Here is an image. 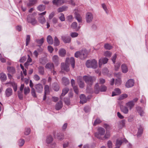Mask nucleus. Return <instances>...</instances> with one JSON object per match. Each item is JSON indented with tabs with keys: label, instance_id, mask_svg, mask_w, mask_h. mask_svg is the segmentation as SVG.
<instances>
[{
	"label": "nucleus",
	"instance_id": "nucleus-1",
	"mask_svg": "<svg viewBox=\"0 0 148 148\" xmlns=\"http://www.w3.org/2000/svg\"><path fill=\"white\" fill-rule=\"evenodd\" d=\"M83 78L87 85L90 86L92 84L96 79L94 77L86 75L84 76Z\"/></svg>",
	"mask_w": 148,
	"mask_h": 148
},
{
	"label": "nucleus",
	"instance_id": "nucleus-2",
	"mask_svg": "<svg viewBox=\"0 0 148 148\" xmlns=\"http://www.w3.org/2000/svg\"><path fill=\"white\" fill-rule=\"evenodd\" d=\"M105 133V129L102 127H99L98 128L97 132L95 133V136L97 138L103 140V138Z\"/></svg>",
	"mask_w": 148,
	"mask_h": 148
},
{
	"label": "nucleus",
	"instance_id": "nucleus-3",
	"mask_svg": "<svg viewBox=\"0 0 148 148\" xmlns=\"http://www.w3.org/2000/svg\"><path fill=\"white\" fill-rule=\"evenodd\" d=\"M86 66L88 68H92L95 69L97 66V62L95 59L91 60H88L86 62Z\"/></svg>",
	"mask_w": 148,
	"mask_h": 148
},
{
	"label": "nucleus",
	"instance_id": "nucleus-4",
	"mask_svg": "<svg viewBox=\"0 0 148 148\" xmlns=\"http://www.w3.org/2000/svg\"><path fill=\"white\" fill-rule=\"evenodd\" d=\"M68 60H69V58H67L66 59L65 63H61V69L62 70H64L66 72L69 71V64L67 62Z\"/></svg>",
	"mask_w": 148,
	"mask_h": 148
},
{
	"label": "nucleus",
	"instance_id": "nucleus-5",
	"mask_svg": "<svg viewBox=\"0 0 148 148\" xmlns=\"http://www.w3.org/2000/svg\"><path fill=\"white\" fill-rule=\"evenodd\" d=\"M5 85H7V87L12 86L13 88L14 91L15 92L17 90V84L14 82L10 81L6 83Z\"/></svg>",
	"mask_w": 148,
	"mask_h": 148
},
{
	"label": "nucleus",
	"instance_id": "nucleus-6",
	"mask_svg": "<svg viewBox=\"0 0 148 148\" xmlns=\"http://www.w3.org/2000/svg\"><path fill=\"white\" fill-rule=\"evenodd\" d=\"M27 21L28 23H31L33 25H34L37 23V21L36 19L32 17L31 15H29L27 16Z\"/></svg>",
	"mask_w": 148,
	"mask_h": 148
},
{
	"label": "nucleus",
	"instance_id": "nucleus-7",
	"mask_svg": "<svg viewBox=\"0 0 148 148\" xmlns=\"http://www.w3.org/2000/svg\"><path fill=\"white\" fill-rule=\"evenodd\" d=\"M66 2L65 0H53L52 1L53 4L57 6L61 5Z\"/></svg>",
	"mask_w": 148,
	"mask_h": 148
},
{
	"label": "nucleus",
	"instance_id": "nucleus-8",
	"mask_svg": "<svg viewBox=\"0 0 148 148\" xmlns=\"http://www.w3.org/2000/svg\"><path fill=\"white\" fill-rule=\"evenodd\" d=\"M82 77L81 76H79L77 77V82L79 86V87L81 88H83L84 86V84L83 82L82 81Z\"/></svg>",
	"mask_w": 148,
	"mask_h": 148
},
{
	"label": "nucleus",
	"instance_id": "nucleus-9",
	"mask_svg": "<svg viewBox=\"0 0 148 148\" xmlns=\"http://www.w3.org/2000/svg\"><path fill=\"white\" fill-rule=\"evenodd\" d=\"M35 88L37 92L41 93L42 92L43 90L42 85L41 84H38L35 86Z\"/></svg>",
	"mask_w": 148,
	"mask_h": 148
},
{
	"label": "nucleus",
	"instance_id": "nucleus-10",
	"mask_svg": "<svg viewBox=\"0 0 148 148\" xmlns=\"http://www.w3.org/2000/svg\"><path fill=\"white\" fill-rule=\"evenodd\" d=\"M108 60V59L106 58H102L100 59L99 60V67H101L102 64H106Z\"/></svg>",
	"mask_w": 148,
	"mask_h": 148
},
{
	"label": "nucleus",
	"instance_id": "nucleus-11",
	"mask_svg": "<svg viewBox=\"0 0 148 148\" xmlns=\"http://www.w3.org/2000/svg\"><path fill=\"white\" fill-rule=\"evenodd\" d=\"M13 93L12 89L10 87L7 88L5 91V95L6 97H9L11 96Z\"/></svg>",
	"mask_w": 148,
	"mask_h": 148
},
{
	"label": "nucleus",
	"instance_id": "nucleus-12",
	"mask_svg": "<svg viewBox=\"0 0 148 148\" xmlns=\"http://www.w3.org/2000/svg\"><path fill=\"white\" fill-rule=\"evenodd\" d=\"M125 105L128 108L129 110H131L134 107L135 103L133 101H131L126 103Z\"/></svg>",
	"mask_w": 148,
	"mask_h": 148
},
{
	"label": "nucleus",
	"instance_id": "nucleus-13",
	"mask_svg": "<svg viewBox=\"0 0 148 148\" xmlns=\"http://www.w3.org/2000/svg\"><path fill=\"white\" fill-rule=\"evenodd\" d=\"M93 18V15L92 13L88 12L86 15V19L87 23H90L91 22Z\"/></svg>",
	"mask_w": 148,
	"mask_h": 148
},
{
	"label": "nucleus",
	"instance_id": "nucleus-14",
	"mask_svg": "<svg viewBox=\"0 0 148 148\" xmlns=\"http://www.w3.org/2000/svg\"><path fill=\"white\" fill-rule=\"evenodd\" d=\"M120 110L121 111L125 114H127L129 112V109L126 106H120Z\"/></svg>",
	"mask_w": 148,
	"mask_h": 148
},
{
	"label": "nucleus",
	"instance_id": "nucleus-15",
	"mask_svg": "<svg viewBox=\"0 0 148 148\" xmlns=\"http://www.w3.org/2000/svg\"><path fill=\"white\" fill-rule=\"evenodd\" d=\"M61 39L65 43H69L71 41V38L69 36H62Z\"/></svg>",
	"mask_w": 148,
	"mask_h": 148
},
{
	"label": "nucleus",
	"instance_id": "nucleus-16",
	"mask_svg": "<svg viewBox=\"0 0 148 148\" xmlns=\"http://www.w3.org/2000/svg\"><path fill=\"white\" fill-rule=\"evenodd\" d=\"M134 84V80L132 79H130L128 80L126 83L125 86L127 88H130L132 87Z\"/></svg>",
	"mask_w": 148,
	"mask_h": 148
},
{
	"label": "nucleus",
	"instance_id": "nucleus-17",
	"mask_svg": "<svg viewBox=\"0 0 148 148\" xmlns=\"http://www.w3.org/2000/svg\"><path fill=\"white\" fill-rule=\"evenodd\" d=\"M127 142V140L125 138L123 139L122 140H116V147L119 148L123 142H125L126 143Z\"/></svg>",
	"mask_w": 148,
	"mask_h": 148
},
{
	"label": "nucleus",
	"instance_id": "nucleus-18",
	"mask_svg": "<svg viewBox=\"0 0 148 148\" xmlns=\"http://www.w3.org/2000/svg\"><path fill=\"white\" fill-rule=\"evenodd\" d=\"M75 18L79 23H82V16L76 12H75Z\"/></svg>",
	"mask_w": 148,
	"mask_h": 148
},
{
	"label": "nucleus",
	"instance_id": "nucleus-19",
	"mask_svg": "<svg viewBox=\"0 0 148 148\" xmlns=\"http://www.w3.org/2000/svg\"><path fill=\"white\" fill-rule=\"evenodd\" d=\"M121 93V90L119 88H116L114 91L112 92V96L113 97L114 96L119 95Z\"/></svg>",
	"mask_w": 148,
	"mask_h": 148
},
{
	"label": "nucleus",
	"instance_id": "nucleus-20",
	"mask_svg": "<svg viewBox=\"0 0 148 148\" xmlns=\"http://www.w3.org/2000/svg\"><path fill=\"white\" fill-rule=\"evenodd\" d=\"M80 103L83 104L86 102L87 100L84 95L81 94L80 96Z\"/></svg>",
	"mask_w": 148,
	"mask_h": 148
},
{
	"label": "nucleus",
	"instance_id": "nucleus-21",
	"mask_svg": "<svg viewBox=\"0 0 148 148\" xmlns=\"http://www.w3.org/2000/svg\"><path fill=\"white\" fill-rule=\"evenodd\" d=\"M53 62L57 66L59 64V58L58 56L56 55L54 56L52 58Z\"/></svg>",
	"mask_w": 148,
	"mask_h": 148
},
{
	"label": "nucleus",
	"instance_id": "nucleus-22",
	"mask_svg": "<svg viewBox=\"0 0 148 148\" xmlns=\"http://www.w3.org/2000/svg\"><path fill=\"white\" fill-rule=\"evenodd\" d=\"M143 127L141 125H140L138 128V132L137 134L138 137H140L143 132Z\"/></svg>",
	"mask_w": 148,
	"mask_h": 148
},
{
	"label": "nucleus",
	"instance_id": "nucleus-23",
	"mask_svg": "<svg viewBox=\"0 0 148 148\" xmlns=\"http://www.w3.org/2000/svg\"><path fill=\"white\" fill-rule=\"evenodd\" d=\"M45 68L47 69H49L51 70L52 69H54V66L53 64L51 62L47 63L45 66Z\"/></svg>",
	"mask_w": 148,
	"mask_h": 148
},
{
	"label": "nucleus",
	"instance_id": "nucleus-24",
	"mask_svg": "<svg viewBox=\"0 0 148 148\" xmlns=\"http://www.w3.org/2000/svg\"><path fill=\"white\" fill-rule=\"evenodd\" d=\"M69 90V89L67 88H65L63 89L62 93L60 97V99H62V96H64L67 93Z\"/></svg>",
	"mask_w": 148,
	"mask_h": 148
},
{
	"label": "nucleus",
	"instance_id": "nucleus-25",
	"mask_svg": "<svg viewBox=\"0 0 148 148\" xmlns=\"http://www.w3.org/2000/svg\"><path fill=\"white\" fill-rule=\"evenodd\" d=\"M62 106V102L61 101H59L56 106V109L57 110H59L60 109Z\"/></svg>",
	"mask_w": 148,
	"mask_h": 148
},
{
	"label": "nucleus",
	"instance_id": "nucleus-26",
	"mask_svg": "<svg viewBox=\"0 0 148 148\" xmlns=\"http://www.w3.org/2000/svg\"><path fill=\"white\" fill-rule=\"evenodd\" d=\"M136 109L140 116H143L144 112L143 109L140 107L137 106L136 107Z\"/></svg>",
	"mask_w": 148,
	"mask_h": 148
},
{
	"label": "nucleus",
	"instance_id": "nucleus-27",
	"mask_svg": "<svg viewBox=\"0 0 148 148\" xmlns=\"http://www.w3.org/2000/svg\"><path fill=\"white\" fill-rule=\"evenodd\" d=\"M35 42L38 45V46L40 47L44 42V38H42L40 39H36L35 40Z\"/></svg>",
	"mask_w": 148,
	"mask_h": 148
},
{
	"label": "nucleus",
	"instance_id": "nucleus-28",
	"mask_svg": "<svg viewBox=\"0 0 148 148\" xmlns=\"http://www.w3.org/2000/svg\"><path fill=\"white\" fill-rule=\"evenodd\" d=\"M37 9L39 11L42 12L45 10V6L43 4L39 5L37 8Z\"/></svg>",
	"mask_w": 148,
	"mask_h": 148
},
{
	"label": "nucleus",
	"instance_id": "nucleus-29",
	"mask_svg": "<svg viewBox=\"0 0 148 148\" xmlns=\"http://www.w3.org/2000/svg\"><path fill=\"white\" fill-rule=\"evenodd\" d=\"M7 69L8 71L12 74H14L15 71V69L13 67L8 66L7 68Z\"/></svg>",
	"mask_w": 148,
	"mask_h": 148
},
{
	"label": "nucleus",
	"instance_id": "nucleus-30",
	"mask_svg": "<svg viewBox=\"0 0 148 148\" xmlns=\"http://www.w3.org/2000/svg\"><path fill=\"white\" fill-rule=\"evenodd\" d=\"M38 71L39 73L41 75H43L45 73L44 68L42 66H39L38 68Z\"/></svg>",
	"mask_w": 148,
	"mask_h": 148
},
{
	"label": "nucleus",
	"instance_id": "nucleus-31",
	"mask_svg": "<svg viewBox=\"0 0 148 148\" xmlns=\"http://www.w3.org/2000/svg\"><path fill=\"white\" fill-rule=\"evenodd\" d=\"M122 71L123 73H125L128 71L127 67V66L125 64H123L121 66Z\"/></svg>",
	"mask_w": 148,
	"mask_h": 148
},
{
	"label": "nucleus",
	"instance_id": "nucleus-32",
	"mask_svg": "<svg viewBox=\"0 0 148 148\" xmlns=\"http://www.w3.org/2000/svg\"><path fill=\"white\" fill-rule=\"evenodd\" d=\"M47 41L49 44L52 45L53 43V40L52 37L50 35H49L47 38Z\"/></svg>",
	"mask_w": 148,
	"mask_h": 148
},
{
	"label": "nucleus",
	"instance_id": "nucleus-33",
	"mask_svg": "<svg viewBox=\"0 0 148 148\" xmlns=\"http://www.w3.org/2000/svg\"><path fill=\"white\" fill-rule=\"evenodd\" d=\"M63 83L65 85H66L69 83V81L67 78L64 77L62 79Z\"/></svg>",
	"mask_w": 148,
	"mask_h": 148
},
{
	"label": "nucleus",
	"instance_id": "nucleus-34",
	"mask_svg": "<svg viewBox=\"0 0 148 148\" xmlns=\"http://www.w3.org/2000/svg\"><path fill=\"white\" fill-rule=\"evenodd\" d=\"M39 22L42 24H44L46 22V20L44 17L43 16H40L38 17Z\"/></svg>",
	"mask_w": 148,
	"mask_h": 148
},
{
	"label": "nucleus",
	"instance_id": "nucleus-35",
	"mask_svg": "<svg viewBox=\"0 0 148 148\" xmlns=\"http://www.w3.org/2000/svg\"><path fill=\"white\" fill-rule=\"evenodd\" d=\"M60 44V42L57 37V36H55L54 38V45L55 46H58Z\"/></svg>",
	"mask_w": 148,
	"mask_h": 148
},
{
	"label": "nucleus",
	"instance_id": "nucleus-36",
	"mask_svg": "<svg viewBox=\"0 0 148 148\" xmlns=\"http://www.w3.org/2000/svg\"><path fill=\"white\" fill-rule=\"evenodd\" d=\"M69 60H68V61H70V63L71 64L72 68H74L75 67V61L74 58L73 57H71L70 59L69 58Z\"/></svg>",
	"mask_w": 148,
	"mask_h": 148
},
{
	"label": "nucleus",
	"instance_id": "nucleus-37",
	"mask_svg": "<svg viewBox=\"0 0 148 148\" xmlns=\"http://www.w3.org/2000/svg\"><path fill=\"white\" fill-rule=\"evenodd\" d=\"M67 8V7L66 6H63L58 8L57 9V11L58 12H61L65 11Z\"/></svg>",
	"mask_w": 148,
	"mask_h": 148
},
{
	"label": "nucleus",
	"instance_id": "nucleus-38",
	"mask_svg": "<svg viewBox=\"0 0 148 148\" xmlns=\"http://www.w3.org/2000/svg\"><path fill=\"white\" fill-rule=\"evenodd\" d=\"M71 27L73 29H75L77 31L78 30L80 27H77V24L76 22H73L71 25Z\"/></svg>",
	"mask_w": 148,
	"mask_h": 148
},
{
	"label": "nucleus",
	"instance_id": "nucleus-39",
	"mask_svg": "<svg viewBox=\"0 0 148 148\" xmlns=\"http://www.w3.org/2000/svg\"><path fill=\"white\" fill-rule=\"evenodd\" d=\"M66 53V50L64 49H62L59 51V55L62 56L63 57L64 56Z\"/></svg>",
	"mask_w": 148,
	"mask_h": 148
},
{
	"label": "nucleus",
	"instance_id": "nucleus-40",
	"mask_svg": "<svg viewBox=\"0 0 148 148\" xmlns=\"http://www.w3.org/2000/svg\"><path fill=\"white\" fill-rule=\"evenodd\" d=\"M0 78L1 81L5 80L7 79L6 75L3 73H1L0 74Z\"/></svg>",
	"mask_w": 148,
	"mask_h": 148
},
{
	"label": "nucleus",
	"instance_id": "nucleus-41",
	"mask_svg": "<svg viewBox=\"0 0 148 148\" xmlns=\"http://www.w3.org/2000/svg\"><path fill=\"white\" fill-rule=\"evenodd\" d=\"M53 140V138L51 136H49L47 137L46 139V142L47 143L49 144L52 142Z\"/></svg>",
	"mask_w": 148,
	"mask_h": 148
},
{
	"label": "nucleus",
	"instance_id": "nucleus-42",
	"mask_svg": "<svg viewBox=\"0 0 148 148\" xmlns=\"http://www.w3.org/2000/svg\"><path fill=\"white\" fill-rule=\"evenodd\" d=\"M95 92L96 94L98 93L100 91V88H99V86L98 83L96 84L95 86Z\"/></svg>",
	"mask_w": 148,
	"mask_h": 148
},
{
	"label": "nucleus",
	"instance_id": "nucleus-43",
	"mask_svg": "<svg viewBox=\"0 0 148 148\" xmlns=\"http://www.w3.org/2000/svg\"><path fill=\"white\" fill-rule=\"evenodd\" d=\"M40 63L42 64H45L47 62V60L45 58H42L39 60Z\"/></svg>",
	"mask_w": 148,
	"mask_h": 148
},
{
	"label": "nucleus",
	"instance_id": "nucleus-44",
	"mask_svg": "<svg viewBox=\"0 0 148 148\" xmlns=\"http://www.w3.org/2000/svg\"><path fill=\"white\" fill-rule=\"evenodd\" d=\"M87 56V54L86 53L82 52L80 53V58L81 59H84Z\"/></svg>",
	"mask_w": 148,
	"mask_h": 148
},
{
	"label": "nucleus",
	"instance_id": "nucleus-45",
	"mask_svg": "<svg viewBox=\"0 0 148 148\" xmlns=\"http://www.w3.org/2000/svg\"><path fill=\"white\" fill-rule=\"evenodd\" d=\"M127 97V95L126 94H123L121 95L118 98L119 100H123Z\"/></svg>",
	"mask_w": 148,
	"mask_h": 148
},
{
	"label": "nucleus",
	"instance_id": "nucleus-46",
	"mask_svg": "<svg viewBox=\"0 0 148 148\" xmlns=\"http://www.w3.org/2000/svg\"><path fill=\"white\" fill-rule=\"evenodd\" d=\"M104 47L106 49L108 50H110L112 48V46L108 43L105 44L104 45Z\"/></svg>",
	"mask_w": 148,
	"mask_h": 148
},
{
	"label": "nucleus",
	"instance_id": "nucleus-47",
	"mask_svg": "<svg viewBox=\"0 0 148 148\" xmlns=\"http://www.w3.org/2000/svg\"><path fill=\"white\" fill-rule=\"evenodd\" d=\"M30 92V89L28 87H25L24 88V94L27 95L29 94Z\"/></svg>",
	"mask_w": 148,
	"mask_h": 148
},
{
	"label": "nucleus",
	"instance_id": "nucleus-48",
	"mask_svg": "<svg viewBox=\"0 0 148 148\" xmlns=\"http://www.w3.org/2000/svg\"><path fill=\"white\" fill-rule=\"evenodd\" d=\"M30 36L29 35H27L26 36V46H27L28 45L30 41Z\"/></svg>",
	"mask_w": 148,
	"mask_h": 148
},
{
	"label": "nucleus",
	"instance_id": "nucleus-49",
	"mask_svg": "<svg viewBox=\"0 0 148 148\" xmlns=\"http://www.w3.org/2000/svg\"><path fill=\"white\" fill-rule=\"evenodd\" d=\"M59 89V86L58 84L56 83H54L53 84V89L55 91H58Z\"/></svg>",
	"mask_w": 148,
	"mask_h": 148
},
{
	"label": "nucleus",
	"instance_id": "nucleus-50",
	"mask_svg": "<svg viewBox=\"0 0 148 148\" xmlns=\"http://www.w3.org/2000/svg\"><path fill=\"white\" fill-rule=\"evenodd\" d=\"M45 93H48L49 91V88L48 85H46L44 88Z\"/></svg>",
	"mask_w": 148,
	"mask_h": 148
},
{
	"label": "nucleus",
	"instance_id": "nucleus-51",
	"mask_svg": "<svg viewBox=\"0 0 148 148\" xmlns=\"http://www.w3.org/2000/svg\"><path fill=\"white\" fill-rule=\"evenodd\" d=\"M112 55V53L109 51H106L104 53V55L105 56L109 57H110Z\"/></svg>",
	"mask_w": 148,
	"mask_h": 148
},
{
	"label": "nucleus",
	"instance_id": "nucleus-52",
	"mask_svg": "<svg viewBox=\"0 0 148 148\" xmlns=\"http://www.w3.org/2000/svg\"><path fill=\"white\" fill-rule=\"evenodd\" d=\"M31 93L32 95L34 97H37L36 92L34 88H31Z\"/></svg>",
	"mask_w": 148,
	"mask_h": 148
},
{
	"label": "nucleus",
	"instance_id": "nucleus-53",
	"mask_svg": "<svg viewBox=\"0 0 148 148\" xmlns=\"http://www.w3.org/2000/svg\"><path fill=\"white\" fill-rule=\"evenodd\" d=\"M25 143V141L23 139H21L18 141V145L20 146H23Z\"/></svg>",
	"mask_w": 148,
	"mask_h": 148
},
{
	"label": "nucleus",
	"instance_id": "nucleus-54",
	"mask_svg": "<svg viewBox=\"0 0 148 148\" xmlns=\"http://www.w3.org/2000/svg\"><path fill=\"white\" fill-rule=\"evenodd\" d=\"M31 132V130L29 128H26L25 129L24 134L25 135H28Z\"/></svg>",
	"mask_w": 148,
	"mask_h": 148
},
{
	"label": "nucleus",
	"instance_id": "nucleus-55",
	"mask_svg": "<svg viewBox=\"0 0 148 148\" xmlns=\"http://www.w3.org/2000/svg\"><path fill=\"white\" fill-rule=\"evenodd\" d=\"M60 15L61 16L59 17L60 20L62 21H64L65 18L64 14L63 13H60Z\"/></svg>",
	"mask_w": 148,
	"mask_h": 148
},
{
	"label": "nucleus",
	"instance_id": "nucleus-56",
	"mask_svg": "<svg viewBox=\"0 0 148 148\" xmlns=\"http://www.w3.org/2000/svg\"><path fill=\"white\" fill-rule=\"evenodd\" d=\"M121 84V81L120 79H116L115 80V84L117 86L120 85Z\"/></svg>",
	"mask_w": 148,
	"mask_h": 148
},
{
	"label": "nucleus",
	"instance_id": "nucleus-57",
	"mask_svg": "<svg viewBox=\"0 0 148 148\" xmlns=\"http://www.w3.org/2000/svg\"><path fill=\"white\" fill-rule=\"evenodd\" d=\"M107 89L106 87L104 86H101V88H100V91L101 92L105 91Z\"/></svg>",
	"mask_w": 148,
	"mask_h": 148
},
{
	"label": "nucleus",
	"instance_id": "nucleus-58",
	"mask_svg": "<svg viewBox=\"0 0 148 148\" xmlns=\"http://www.w3.org/2000/svg\"><path fill=\"white\" fill-rule=\"evenodd\" d=\"M101 122V121L99 119H97L95 121L94 123V125L95 126L97 124H98Z\"/></svg>",
	"mask_w": 148,
	"mask_h": 148
},
{
	"label": "nucleus",
	"instance_id": "nucleus-59",
	"mask_svg": "<svg viewBox=\"0 0 148 148\" xmlns=\"http://www.w3.org/2000/svg\"><path fill=\"white\" fill-rule=\"evenodd\" d=\"M78 34L76 32H72L70 36L72 38L77 37L78 36Z\"/></svg>",
	"mask_w": 148,
	"mask_h": 148
},
{
	"label": "nucleus",
	"instance_id": "nucleus-60",
	"mask_svg": "<svg viewBox=\"0 0 148 148\" xmlns=\"http://www.w3.org/2000/svg\"><path fill=\"white\" fill-rule=\"evenodd\" d=\"M18 96L19 98L20 99H23V95L22 94V92H21L18 91Z\"/></svg>",
	"mask_w": 148,
	"mask_h": 148
},
{
	"label": "nucleus",
	"instance_id": "nucleus-61",
	"mask_svg": "<svg viewBox=\"0 0 148 148\" xmlns=\"http://www.w3.org/2000/svg\"><path fill=\"white\" fill-rule=\"evenodd\" d=\"M73 90L77 94H78L79 93V91L77 86H74L73 87Z\"/></svg>",
	"mask_w": 148,
	"mask_h": 148
},
{
	"label": "nucleus",
	"instance_id": "nucleus-62",
	"mask_svg": "<svg viewBox=\"0 0 148 148\" xmlns=\"http://www.w3.org/2000/svg\"><path fill=\"white\" fill-rule=\"evenodd\" d=\"M33 78L36 81H38L40 79V77L37 74L35 75Z\"/></svg>",
	"mask_w": 148,
	"mask_h": 148
},
{
	"label": "nucleus",
	"instance_id": "nucleus-63",
	"mask_svg": "<svg viewBox=\"0 0 148 148\" xmlns=\"http://www.w3.org/2000/svg\"><path fill=\"white\" fill-rule=\"evenodd\" d=\"M60 134H57V138L59 140H62L64 138V137L62 135H60Z\"/></svg>",
	"mask_w": 148,
	"mask_h": 148
},
{
	"label": "nucleus",
	"instance_id": "nucleus-64",
	"mask_svg": "<svg viewBox=\"0 0 148 148\" xmlns=\"http://www.w3.org/2000/svg\"><path fill=\"white\" fill-rule=\"evenodd\" d=\"M107 144L109 148H112V143L111 141L110 140L108 141Z\"/></svg>",
	"mask_w": 148,
	"mask_h": 148
}]
</instances>
